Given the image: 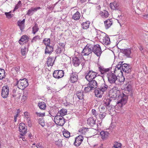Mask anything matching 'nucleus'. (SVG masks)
Instances as JSON below:
<instances>
[{"mask_svg": "<svg viewBox=\"0 0 148 148\" xmlns=\"http://www.w3.org/2000/svg\"><path fill=\"white\" fill-rule=\"evenodd\" d=\"M19 130L22 136H23V134H25L27 133V127L24 123H21L20 124L19 127Z\"/></svg>", "mask_w": 148, "mask_h": 148, "instance_id": "nucleus-12", "label": "nucleus"}, {"mask_svg": "<svg viewBox=\"0 0 148 148\" xmlns=\"http://www.w3.org/2000/svg\"><path fill=\"white\" fill-rule=\"evenodd\" d=\"M67 111L65 109H62L59 112V113L61 115L60 116H62L65 115L67 114Z\"/></svg>", "mask_w": 148, "mask_h": 148, "instance_id": "nucleus-38", "label": "nucleus"}, {"mask_svg": "<svg viewBox=\"0 0 148 148\" xmlns=\"http://www.w3.org/2000/svg\"><path fill=\"white\" fill-rule=\"evenodd\" d=\"M97 73L92 70L89 71L86 76V78L88 81L93 80L97 76Z\"/></svg>", "mask_w": 148, "mask_h": 148, "instance_id": "nucleus-7", "label": "nucleus"}, {"mask_svg": "<svg viewBox=\"0 0 148 148\" xmlns=\"http://www.w3.org/2000/svg\"><path fill=\"white\" fill-rule=\"evenodd\" d=\"M88 131V129L86 127H82L79 131V132L80 134L85 135Z\"/></svg>", "mask_w": 148, "mask_h": 148, "instance_id": "nucleus-30", "label": "nucleus"}, {"mask_svg": "<svg viewBox=\"0 0 148 148\" xmlns=\"http://www.w3.org/2000/svg\"><path fill=\"white\" fill-rule=\"evenodd\" d=\"M5 77V70L3 69L0 68V79H2Z\"/></svg>", "mask_w": 148, "mask_h": 148, "instance_id": "nucleus-34", "label": "nucleus"}, {"mask_svg": "<svg viewBox=\"0 0 148 148\" xmlns=\"http://www.w3.org/2000/svg\"><path fill=\"white\" fill-rule=\"evenodd\" d=\"M89 82L88 85H89V86H90L93 90H94L97 88L98 83V84L97 81L95 80H92Z\"/></svg>", "mask_w": 148, "mask_h": 148, "instance_id": "nucleus-16", "label": "nucleus"}, {"mask_svg": "<svg viewBox=\"0 0 148 148\" xmlns=\"http://www.w3.org/2000/svg\"><path fill=\"white\" fill-rule=\"evenodd\" d=\"M90 22L89 21H87L82 24V27L84 29H87L89 28Z\"/></svg>", "mask_w": 148, "mask_h": 148, "instance_id": "nucleus-29", "label": "nucleus"}, {"mask_svg": "<svg viewBox=\"0 0 148 148\" xmlns=\"http://www.w3.org/2000/svg\"><path fill=\"white\" fill-rule=\"evenodd\" d=\"M18 25L19 26L21 30L22 31L24 28V23H22L20 21L17 22Z\"/></svg>", "mask_w": 148, "mask_h": 148, "instance_id": "nucleus-36", "label": "nucleus"}, {"mask_svg": "<svg viewBox=\"0 0 148 148\" xmlns=\"http://www.w3.org/2000/svg\"><path fill=\"white\" fill-rule=\"evenodd\" d=\"M34 10H29L27 13V14L28 15H32L34 12Z\"/></svg>", "mask_w": 148, "mask_h": 148, "instance_id": "nucleus-54", "label": "nucleus"}, {"mask_svg": "<svg viewBox=\"0 0 148 148\" xmlns=\"http://www.w3.org/2000/svg\"><path fill=\"white\" fill-rule=\"evenodd\" d=\"M100 134L101 136L102 139H104L107 138L108 137L109 134L107 132L103 131L100 132Z\"/></svg>", "mask_w": 148, "mask_h": 148, "instance_id": "nucleus-27", "label": "nucleus"}, {"mask_svg": "<svg viewBox=\"0 0 148 148\" xmlns=\"http://www.w3.org/2000/svg\"><path fill=\"white\" fill-rule=\"evenodd\" d=\"M100 15L102 17L106 18L108 17L109 13L106 10H103L102 11H101Z\"/></svg>", "mask_w": 148, "mask_h": 148, "instance_id": "nucleus-24", "label": "nucleus"}, {"mask_svg": "<svg viewBox=\"0 0 148 148\" xmlns=\"http://www.w3.org/2000/svg\"><path fill=\"white\" fill-rule=\"evenodd\" d=\"M121 144L117 142H115L113 148H121Z\"/></svg>", "mask_w": 148, "mask_h": 148, "instance_id": "nucleus-40", "label": "nucleus"}, {"mask_svg": "<svg viewBox=\"0 0 148 148\" xmlns=\"http://www.w3.org/2000/svg\"><path fill=\"white\" fill-rule=\"evenodd\" d=\"M92 46L91 45L87 44L83 49L82 52V55L88 56L92 52Z\"/></svg>", "mask_w": 148, "mask_h": 148, "instance_id": "nucleus-5", "label": "nucleus"}, {"mask_svg": "<svg viewBox=\"0 0 148 148\" xmlns=\"http://www.w3.org/2000/svg\"><path fill=\"white\" fill-rule=\"evenodd\" d=\"M28 38V37L26 35L23 36L19 41V43L20 45H22V43H21V42H27Z\"/></svg>", "mask_w": 148, "mask_h": 148, "instance_id": "nucleus-28", "label": "nucleus"}, {"mask_svg": "<svg viewBox=\"0 0 148 148\" xmlns=\"http://www.w3.org/2000/svg\"><path fill=\"white\" fill-rule=\"evenodd\" d=\"M110 6L111 9H118L117 8L119 6V4L115 1L110 4Z\"/></svg>", "mask_w": 148, "mask_h": 148, "instance_id": "nucleus-23", "label": "nucleus"}, {"mask_svg": "<svg viewBox=\"0 0 148 148\" xmlns=\"http://www.w3.org/2000/svg\"><path fill=\"white\" fill-rule=\"evenodd\" d=\"M27 51V49L25 47L22 48L21 49L22 54L23 56L25 55Z\"/></svg>", "mask_w": 148, "mask_h": 148, "instance_id": "nucleus-45", "label": "nucleus"}, {"mask_svg": "<svg viewBox=\"0 0 148 148\" xmlns=\"http://www.w3.org/2000/svg\"><path fill=\"white\" fill-rule=\"evenodd\" d=\"M122 52L124 54V56L128 58L131 57V49L129 48L123 49L121 50Z\"/></svg>", "mask_w": 148, "mask_h": 148, "instance_id": "nucleus-14", "label": "nucleus"}, {"mask_svg": "<svg viewBox=\"0 0 148 148\" xmlns=\"http://www.w3.org/2000/svg\"><path fill=\"white\" fill-rule=\"evenodd\" d=\"M63 134L64 136L66 138H69L70 136V133L67 130L63 131Z\"/></svg>", "mask_w": 148, "mask_h": 148, "instance_id": "nucleus-42", "label": "nucleus"}, {"mask_svg": "<svg viewBox=\"0 0 148 148\" xmlns=\"http://www.w3.org/2000/svg\"><path fill=\"white\" fill-rule=\"evenodd\" d=\"M103 92L101 91L99 88L96 89L95 91V95L96 96L99 98H101L103 93Z\"/></svg>", "mask_w": 148, "mask_h": 148, "instance_id": "nucleus-21", "label": "nucleus"}, {"mask_svg": "<svg viewBox=\"0 0 148 148\" xmlns=\"http://www.w3.org/2000/svg\"><path fill=\"white\" fill-rule=\"evenodd\" d=\"M9 88L8 86H3L2 89L1 96L3 98H7L9 94Z\"/></svg>", "mask_w": 148, "mask_h": 148, "instance_id": "nucleus-11", "label": "nucleus"}, {"mask_svg": "<svg viewBox=\"0 0 148 148\" xmlns=\"http://www.w3.org/2000/svg\"><path fill=\"white\" fill-rule=\"evenodd\" d=\"M12 11H10L8 12H5V14L7 18H10L13 16V14H12Z\"/></svg>", "mask_w": 148, "mask_h": 148, "instance_id": "nucleus-43", "label": "nucleus"}, {"mask_svg": "<svg viewBox=\"0 0 148 148\" xmlns=\"http://www.w3.org/2000/svg\"><path fill=\"white\" fill-rule=\"evenodd\" d=\"M125 80V78L123 76L121 75L119 77V81L120 82H123Z\"/></svg>", "mask_w": 148, "mask_h": 148, "instance_id": "nucleus-52", "label": "nucleus"}, {"mask_svg": "<svg viewBox=\"0 0 148 148\" xmlns=\"http://www.w3.org/2000/svg\"><path fill=\"white\" fill-rule=\"evenodd\" d=\"M39 108L42 110H44L46 108L45 103L44 102H39L38 104Z\"/></svg>", "mask_w": 148, "mask_h": 148, "instance_id": "nucleus-37", "label": "nucleus"}, {"mask_svg": "<svg viewBox=\"0 0 148 148\" xmlns=\"http://www.w3.org/2000/svg\"><path fill=\"white\" fill-rule=\"evenodd\" d=\"M113 98H119V100L116 105V107H118L119 109H120L123 105H125L127 103V97L124 94H120V91L119 90L114 91L112 92Z\"/></svg>", "mask_w": 148, "mask_h": 148, "instance_id": "nucleus-1", "label": "nucleus"}, {"mask_svg": "<svg viewBox=\"0 0 148 148\" xmlns=\"http://www.w3.org/2000/svg\"><path fill=\"white\" fill-rule=\"evenodd\" d=\"M76 95L79 99H83L84 95L83 92L81 91L77 92Z\"/></svg>", "mask_w": 148, "mask_h": 148, "instance_id": "nucleus-33", "label": "nucleus"}, {"mask_svg": "<svg viewBox=\"0 0 148 148\" xmlns=\"http://www.w3.org/2000/svg\"><path fill=\"white\" fill-rule=\"evenodd\" d=\"M36 146L37 148H43L42 144L40 143L37 144L36 145Z\"/></svg>", "mask_w": 148, "mask_h": 148, "instance_id": "nucleus-60", "label": "nucleus"}, {"mask_svg": "<svg viewBox=\"0 0 148 148\" xmlns=\"http://www.w3.org/2000/svg\"><path fill=\"white\" fill-rule=\"evenodd\" d=\"M107 77L109 82L110 84H114L117 80L118 78L114 73L111 72L107 73Z\"/></svg>", "mask_w": 148, "mask_h": 148, "instance_id": "nucleus-6", "label": "nucleus"}, {"mask_svg": "<svg viewBox=\"0 0 148 148\" xmlns=\"http://www.w3.org/2000/svg\"><path fill=\"white\" fill-rule=\"evenodd\" d=\"M54 121L56 124L60 126L63 125L65 123L64 118L59 116H57L55 117Z\"/></svg>", "mask_w": 148, "mask_h": 148, "instance_id": "nucleus-8", "label": "nucleus"}, {"mask_svg": "<svg viewBox=\"0 0 148 148\" xmlns=\"http://www.w3.org/2000/svg\"><path fill=\"white\" fill-rule=\"evenodd\" d=\"M39 123L40 124L42 127H44L45 125V123L44 121V120L42 119H39L38 120Z\"/></svg>", "mask_w": 148, "mask_h": 148, "instance_id": "nucleus-48", "label": "nucleus"}, {"mask_svg": "<svg viewBox=\"0 0 148 148\" xmlns=\"http://www.w3.org/2000/svg\"><path fill=\"white\" fill-rule=\"evenodd\" d=\"M28 84L27 81L26 79H20L17 81L16 85L21 90L24 89Z\"/></svg>", "mask_w": 148, "mask_h": 148, "instance_id": "nucleus-3", "label": "nucleus"}, {"mask_svg": "<svg viewBox=\"0 0 148 148\" xmlns=\"http://www.w3.org/2000/svg\"><path fill=\"white\" fill-rule=\"evenodd\" d=\"M78 77V75L76 73H73L70 75V80L71 82L74 83L77 81Z\"/></svg>", "mask_w": 148, "mask_h": 148, "instance_id": "nucleus-15", "label": "nucleus"}, {"mask_svg": "<svg viewBox=\"0 0 148 148\" xmlns=\"http://www.w3.org/2000/svg\"><path fill=\"white\" fill-rule=\"evenodd\" d=\"M104 23L105 28L106 29L110 28L113 24L112 19H108L105 21Z\"/></svg>", "mask_w": 148, "mask_h": 148, "instance_id": "nucleus-19", "label": "nucleus"}, {"mask_svg": "<svg viewBox=\"0 0 148 148\" xmlns=\"http://www.w3.org/2000/svg\"><path fill=\"white\" fill-rule=\"evenodd\" d=\"M32 29L33 33L34 34H35L39 29L37 25L36 24H35V25L33 27Z\"/></svg>", "mask_w": 148, "mask_h": 148, "instance_id": "nucleus-41", "label": "nucleus"}, {"mask_svg": "<svg viewBox=\"0 0 148 148\" xmlns=\"http://www.w3.org/2000/svg\"><path fill=\"white\" fill-rule=\"evenodd\" d=\"M87 0H80V1L82 3H83L86 1Z\"/></svg>", "mask_w": 148, "mask_h": 148, "instance_id": "nucleus-64", "label": "nucleus"}, {"mask_svg": "<svg viewBox=\"0 0 148 148\" xmlns=\"http://www.w3.org/2000/svg\"><path fill=\"white\" fill-rule=\"evenodd\" d=\"M92 52L96 55L98 57L100 56L102 53L100 45L97 44L92 47Z\"/></svg>", "mask_w": 148, "mask_h": 148, "instance_id": "nucleus-9", "label": "nucleus"}, {"mask_svg": "<svg viewBox=\"0 0 148 148\" xmlns=\"http://www.w3.org/2000/svg\"><path fill=\"white\" fill-rule=\"evenodd\" d=\"M53 51V48L52 47L49 45L46 46L45 50V53L49 54L52 52Z\"/></svg>", "mask_w": 148, "mask_h": 148, "instance_id": "nucleus-22", "label": "nucleus"}, {"mask_svg": "<svg viewBox=\"0 0 148 148\" xmlns=\"http://www.w3.org/2000/svg\"><path fill=\"white\" fill-rule=\"evenodd\" d=\"M111 100L110 99H105L104 100V103L105 104V106H108L109 105L110 103Z\"/></svg>", "mask_w": 148, "mask_h": 148, "instance_id": "nucleus-46", "label": "nucleus"}, {"mask_svg": "<svg viewBox=\"0 0 148 148\" xmlns=\"http://www.w3.org/2000/svg\"><path fill=\"white\" fill-rule=\"evenodd\" d=\"M57 3H56L54 5H48L47 8H48L49 9H53L54 8L55 6Z\"/></svg>", "mask_w": 148, "mask_h": 148, "instance_id": "nucleus-56", "label": "nucleus"}, {"mask_svg": "<svg viewBox=\"0 0 148 148\" xmlns=\"http://www.w3.org/2000/svg\"><path fill=\"white\" fill-rule=\"evenodd\" d=\"M98 78L100 80V82L98 83L99 88L104 92L106 91L108 88V86L105 84L102 77L99 76Z\"/></svg>", "mask_w": 148, "mask_h": 148, "instance_id": "nucleus-4", "label": "nucleus"}, {"mask_svg": "<svg viewBox=\"0 0 148 148\" xmlns=\"http://www.w3.org/2000/svg\"><path fill=\"white\" fill-rule=\"evenodd\" d=\"M18 111L17 112V114L14 116V120L15 122H16L17 120V117H18Z\"/></svg>", "mask_w": 148, "mask_h": 148, "instance_id": "nucleus-62", "label": "nucleus"}, {"mask_svg": "<svg viewBox=\"0 0 148 148\" xmlns=\"http://www.w3.org/2000/svg\"><path fill=\"white\" fill-rule=\"evenodd\" d=\"M24 115L25 116V119L26 118V119L28 118L29 119V113L27 112H25L24 113Z\"/></svg>", "mask_w": 148, "mask_h": 148, "instance_id": "nucleus-58", "label": "nucleus"}, {"mask_svg": "<svg viewBox=\"0 0 148 148\" xmlns=\"http://www.w3.org/2000/svg\"><path fill=\"white\" fill-rule=\"evenodd\" d=\"M40 39V37L38 35L36 36H35L34 37L32 40V42H36V41L38 40H39Z\"/></svg>", "mask_w": 148, "mask_h": 148, "instance_id": "nucleus-49", "label": "nucleus"}, {"mask_svg": "<svg viewBox=\"0 0 148 148\" xmlns=\"http://www.w3.org/2000/svg\"><path fill=\"white\" fill-rule=\"evenodd\" d=\"M54 60L53 58L49 57L47 59V64L48 66H52L53 65Z\"/></svg>", "mask_w": 148, "mask_h": 148, "instance_id": "nucleus-25", "label": "nucleus"}, {"mask_svg": "<svg viewBox=\"0 0 148 148\" xmlns=\"http://www.w3.org/2000/svg\"><path fill=\"white\" fill-rule=\"evenodd\" d=\"M36 114L38 116L43 117L45 116V113H40V112H36Z\"/></svg>", "mask_w": 148, "mask_h": 148, "instance_id": "nucleus-53", "label": "nucleus"}, {"mask_svg": "<svg viewBox=\"0 0 148 148\" xmlns=\"http://www.w3.org/2000/svg\"><path fill=\"white\" fill-rule=\"evenodd\" d=\"M55 144L59 147H61L62 146L61 140L58 139L57 138H56V140H55Z\"/></svg>", "mask_w": 148, "mask_h": 148, "instance_id": "nucleus-35", "label": "nucleus"}, {"mask_svg": "<svg viewBox=\"0 0 148 148\" xmlns=\"http://www.w3.org/2000/svg\"><path fill=\"white\" fill-rule=\"evenodd\" d=\"M106 116V113L105 112H103L100 114L99 115V117L101 119L104 118Z\"/></svg>", "mask_w": 148, "mask_h": 148, "instance_id": "nucleus-51", "label": "nucleus"}, {"mask_svg": "<svg viewBox=\"0 0 148 148\" xmlns=\"http://www.w3.org/2000/svg\"><path fill=\"white\" fill-rule=\"evenodd\" d=\"M99 71L102 74H103L110 70L109 69H105L103 67L99 66L98 67Z\"/></svg>", "mask_w": 148, "mask_h": 148, "instance_id": "nucleus-26", "label": "nucleus"}, {"mask_svg": "<svg viewBox=\"0 0 148 148\" xmlns=\"http://www.w3.org/2000/svg\"><path fill=\"white\" fill-rule=\"evenodd\" d=\"M27 121V123L28 124V125L29 127H31L32 126V123H31V121L30 120V118L29 119H26Z\"/></svg>", "mask_w": 148, "mask_h": 148, "instance_id": "nucleus-57", "label": "nucleus"}, {"mask_svg": "<svg viewBox=\"0 0 148 148\" xmlns=\"http://www.w3.org/2000/svg\"><path fill=\"white\" fill-rule=\"evenodd\" d=\"M97 37L101 40L104 45H108L110 43L109 37L105 33H101V34H98Z\"/></svg>", "mask_w": 148, "mask_h": 148, "instance_id": "nucleus-2", "label": "nucleus"}, {"mask_svg": "<svg viewBox=\"0 0 148 148\" xmlns=\"http://www.w3.org/2000/svg\"><path fill=\"white\" fill-rule=\"evenodd\" d=\"M96 125L98 128H101L102 126V121L100 122L99 123H98Z\"/></svg>", "mask_w": 148, "mask_h": 148, "instance_id": "nucleus-61", "label": "nucleus"}, {"mask_svg": "<svg viewBox=\"0 0 148 148\" xmlns=\"http://www.w3.org/2000/svg\"><path fill=\"white\" fill-rule=\"evenodd\" d=\"M92 112L93 115L95 117H96L98 114L96 110L95 109H93L92 110Z\"/></svg>", "mask_w": 148, "mask_h": 148, "instance_id": "nucleus-55", "label": "nucleus"}, {"mask_svg": "<svg viewBox=\"0 0 148 148\" xmlns=\"http://www.w3.org/2000/svg\"><path fill=\"white\" fill-rule=\"evenodd\" d=\"M125 88L128 91H130L131 90V86L129 84H127L125 85Z\"/></svg>", "mask_w": 148, "mask_h": 148, "instance_id": "nucleus-50", "label": "nucleus"}, {"mask_svg": "<svg viewBox=\"0 0 148 148\" xmlns=\"http://www.w3.org/2000/svg\"><path fill=\"white\" fill-rule=\"evenodd\" d=\"M64 75V71L62 70H56L53 73V77L56 78H60L62 77Z\"/></svg>", "mask_w": 148, "mask_h": 148, "instance_id": "nucleus-10", "label": "nucleus"}, {"mask_svg": "<svg viewBox=\"0 0 148 148\" xmlns=\"http://www.w3.org/2000/svg\"><path fill=\"white\" fill-rule=\"evenodd\" d=\"M131 66L126 64H123L122 66V69L124 72L127 73H129L131 71Z\"/></svg>", "mask_w": 148, "mask_h": 148, "instance_id": "nucleus-17", "label": "nucleus"}, {"mask_svg": "<svg viewBox=\"0 0 148 148\" xmlns=\"http://www.w3.org/2000/svg\"><path fill=\"white\" fill-rule=\"evenodd\" d=\"M43 42L46 46L49 45L50 44V40L49 38H45L43 40Z\"/></svg>", "mask_w": 148, "mask_h": 148, "instance_id": "nucleus-39", "label": "nucleus"}, {"mask_svg": "<svg viewBox=\"0 0 148 148\" xmlns=\"http://www.w3.org/2000/svg\"><path fill=\"white\" fill-rule=\"evenodd\" d=\"M96 120H94L92 117L89 118L87 120V123L91 127H93L95 125Z\"/></svg>", "mask_w": 148, "mask_h": 148, "instance_id": "nucleus-18", "label": "nucleus"}, {"mask_svg": "<svg viewBox=\"0 0 148 148\" xmlns=\"http://www.w3.org/2000/svg\"><path fill=\"white\" fill-rule=\"evenodd\" d=\"M22 6L21 1H19L18 3L16 5L14 9H17L18 8H21Z\"/></svg>", "mask_w": 148, "mask_h": 148, "instance_id": "nucleus-44", "label": "nucleus"}, {"mask_svg": "<svg viewBox=\"0 0 148 148\" xmlns=\"http://www.w3.org/2000/svg\"><path fill=\"white\" fill-rule=\"evenodd\" d=\"M80 17V14L78 12L74 14L72 17L75 20H78Z\"/></svg>", "mask_w": 148, "mask_h": 148, "instance_id": "nucleus-32", "label": "nucleus"}, {"mask_svg": "<svg viewBox=\"0 0 148 148\" xmlns=\"http://www.w3.org/2000/svg\"><path fill=\"white\" fill-rule=\"evenodd\" d=\"M59 45H60L62 48H63L65 46L64 44L62 43H60Z\"/></svg>", "mask_w": 148, "mask_h": 148, "instance_id": "nucleus-63", "label": "nucleus"}, {"mask_svg": "<svg viewBox=\"0 0 148 148\" xmlns=\"http://www.w3.org/2000/svg\"><path fill=\"white\" fill-rule=\"evenodd\" d=\"M122 62H120L118 64L116 65V67L114 71V73H116L117 70L119 71V72H121V68H122Z\"/></svg>", "mask_w": 148, "mask_h": 148, "instance_id": "nucleus-31", "label": "nucleus"}, {"mask_svg": "<svg viewBox=\"0 0 148 148\" xmlns=\"http://www.w3.org/2000/svg\"><path fill=\"white\" fill-rule=\"evenodd\" d=\"M80 59L77 57H75L73 58L72 64L75 66H78L80 63Z\"/></svg>", "mask_w": 148, "mask_h": 148, "instance_id": "nucleus-20", "label": "nucleus"}, {"mask_svg": "<svg viewBox=\"0 0 148 148\" xmlns=\"http://www.w3.org/2000/svg\"><path fill=\"white\" fill-rule=\"evenodd\" d=\"M84 138L81 135L78 136L75 138V141L74 143V145L77 147L79 146L83 141Z\"/></svg>", "mask_w": 148, "mask_h": 148, "instance_id": "nucleus-13", "label": "nucleus"}, {"mask_svg": "<svg viewBox=\"0 0 148 148\" xmlns=\"http://www.w3.org/2000/svg\"><path fill=\"white\" fill-rule=\"evenodd\" d=\"M92 90H93V89L90 86H89V85H88V86L85 88L84 91L86 92L90 91Z\"/></svg>", "mask_w": 148, "mask_h": 148, "instance_id": "nucleus-47", "label": "nucleus"}, {"mask_svg": "<svg viewBox=\"0 0 148 148\" xmlns=\"http://www.w3.org/2000/svg\"><path fill=\"white\" fill-rule=\"evenodd\" d=\"M105 106L103 105L100 106L99 108V110H101V109L102 110H103V111H104L105 110Z\"/></svg>", "mask_w": 148, "mask_h": 148, "instance_id": "nucleus-59", "label": "nucleus"}]
</instances>
